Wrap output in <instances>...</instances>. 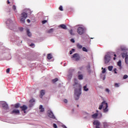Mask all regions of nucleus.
<instances>
[{"mask_svg":"<svg viewBox=\"0 0 128 128\" xmlns=\"http://www.w3.org/2000/svg\"><path fill=\"white\" fill-rule=\"evenodd\" d=\"M95 126H100V122H98V120H96L94 122H93Z\"/></svg>","mask_w":128,"mask_h":128,"instance_id":"obj_13","label":"nucleus"},{"mask_svg":"<svg viewBox=\"0 0 128 128\" xmlns=\"http://www.w3.org/2000/svg\"><path fill=\"white\" fill-rule=\"evenodd\" d=\"M80 70H84V66H82L79 68Z\"/></svg>","mask_w":128,"mask_h":128,"instance_id":"obj_41","label":"nucleus"},{"mask_svg":"<svg viewBox=\"0 0 128 128\" xmlns=\"http://www.w3.org/2000/svg\"><path fill=\"white\" fill-rule=\"evenodd\" d=\"M58 78H56L52 80V82H58Z\"/></svg>","mask_w":128,"mask_h":128,"instance_id":"obj_31","label":"nucleus"},{"mask_svg":"<svg viewBox=\"0 0 128 128\" xmlns=\"http://www.w3.org/2000/svg\"><path fill=\"white\" fill-rule=\"evenodd\" d=\"M26 34L28 36H32V33H30L28 29L26 30Z\"/></svg>","mask_w":128,"mask_h":128,"instance_id":"obj_19","label":"nucleus"},{"mask_svg":"<svg viewBox=\"0 0 128 128\" xmlns=\"http://www.w3.org/2000/svg\"><path fill=\"white\" fill-rule=\"evenodd\" d=\"M40 98H42V96H44V90H41L40 92Z\"/></svg>","mask_w":128,"mask_h":128,"instance_id":"obj_12","label":"nucleus"},{"mask_svg":"<svg viewBox=\"0 0 128 128\" xmlns=\"http://www.w3.org/2000/svg\"><path fill=\"white\" fill-rule=\"evenodd\" d=\"M2 108H3L4 110H8V105L6 102H2Z\"/></svg>","mask_w":128,"mask_h":128,"instance_id":"obj_8","label":"nucleus"},{"mask_svg":"<svg viewBox=\"0 0 128 128\" xmlns=\"http://www.w3.org/2000/svg\"><path fill=\"white\" fill-rule=\"evenodd\" d=\"M64 102L65 104L68 103V100H67L66 99L64 100Z\"/></svg>","mask_w":128,"mask_h":128,"instance_id":"obj_48","label":"nucleus"},{"mask_svg":"<svg viewBox=\"0 0 128 128\" xmlns=\"http://www.w3.org/2000/svg\"><path fill=\"white\" fill-rule=\"evenodd\" d=\"M20 108L24 112V114H26V110L28 109V106L26 105H23L22 106H20Z\"/></svg>","mask_w":128,"mask_h":128,"instance_id":"obj_9","label":"nucleus"},{"mask_svg":"<svg viewBox=\"0 0 128 128\" xmlns=\"http://www.w3.org/2000/svg\"><path fill=\"white\" fill-rule=\"evenodd\" d=\"M59 10H61V12H62V10H64V9H62V6H60L59 7Z\"/></svg>","mask_w":128,"mask_h":128,"instance_id":"obj_36","label":"nucleus"},{"mask_svg":"<svg viewBox=\"0 0 128 128\" xmlns=\"http://www.w3.org/2000/svg\"><path fill=\"white\" fill-rule=\"evenodd\" d=\"M10 114H20V110L14 109L10 112Z\"/></svg>","mask_w":128,"mask_h":128,"instance_id":"obj_10","label":"nucleus"},{"mask_svg":"<svg viewBox=\"0 0 128 128\" xmlns=\"http://www.w3.org/2000/svg\"><path fill=\"white\" fill-rule=\"evenodd\" d=\"M76 46L78 48H80V49L82 48V46L80 45V44H77Z\"/></svg>","mask_w":128,"mask_h":128,"instance_id":"obj_22","label":"nucleus"},{"mask_svg":"<svg viewBox=\"0 0 128 128\" xmlns=\"http://www.w3.org/2000/svg\"><path fill=\"white\" fill-rule=\"evenodd\" d=\"M28 18V14L24 12L21 14L20 22L22 24H24L26 19Z\"/></svg>","mask_w":128,"mask_h":128,"instance_id":"obj_2","label":"nucleus"},{"mask_svg":"<svg viewBox=\"0 0 128 128\" xmlns=\"http://www.w3.org/2000/svg\"><path fill=\"white\" fill-rule=\"evenodd\" d=\"M82 50L83 52H88V49L86 48L85 47L82 48Z\"/></svg>","mask_w":128,"mask_h":128,"instance_id":"obj_30","label":"nucleus"},{"mask_svg":"<svg viewBox=\"0 0 128 128\" xmlns=\"http://www.w3.org/2000/svg\"><path fill=\"white\" fill-rule=\"evenodd\" d=\"M106 80V76H104V78H103V80Z\"/></svg>","mask_w":128,"mask_h":128,"instance_id":"obj_56","label":"nucleus"},{"mask_svg":"<svg viewBox=\"0 0 128 128\" xmlns=\"http://www.w3.org/2000/svg\"><path fill=\"white\" fill-rule=\"evenodd\" d=\"M70 42H74V39H71Z\"/></svg>","mask_w":128,"mask_h":128,"instance_id":"obj_49","label":"nucleus"},{"mask_svg":"<svg viewBox=\"0 0 128 128\" xmlns=\"http://www.w3.org/2000/svg\"><path fill=\"white\" fill-rule=\"evenodd\" d=\"M106 92H108V94H110V90H108V88H106Z\"/></svg>","mask_w":128,"mask_h":128,"instance_id":"obj_44","label":"nucleus"},{"mask_svg":"<svg viewBox=\"0 0 128 128\" xmlns=\"http://www.w3.org/2000/svg\"><path fill=\"white\" fill-rule=\"evenodd\" d=\"M54 32V30L52 28L50 29V30L47 31L48 34H52Z\"/></svg>","mask_w":128,"mask_h":128,"instance_id":"obj_27","label":"nucleus"},{"mask_svg":"<svg viewBox=\"0 0 128 128\" xmlns=\"http://www.w3.org/2000/svg\"><path fill=\"white\" fill-rule=\"evenodd\" d=\"M103 104L105 105V108H104V112H108V104L106 102V101L103 102Z\"/></svg>","mask_w":128,"mask_h":128,"instance_id":"obj_7","label":"nucleus"},{"mask_svg":"<svg viewBox=\"0 0 128 128\" xmlns=\"http://www.w3.org/2000/svg\"><path fill=\"white\" fill-rule=\"evenodd\" d=\"M84 88V92H88V86H86V85L84 86L83 87Z\"/></svg>","mask_w":128,"mask_h":128,"instance_id":"obj_23","label":"nucleus"},{"mask_svg":"<svg viewBox=\"0 0 128 128\" xmlns=\"http://www.w3.org/2000/svg\"><path fill=\"white\" fill-rule=\"evenodd\" d=\"M48 116L49 118H56V116L54 115V113H52V112L50 110H48Z\"/></svg>","mask_w":128,"mask_h":128,"instance_id":"obj_5","label":"nucleus"},{"mask_svg":"<svg viewBox=\"0 0 128 128\" xmlns=\"http://www.w3.org/2000/svg\"><path fill=\"white\" fill-rule=\"evenodd\" d=\"M27 22H28V24H30V19H28Z\"/></svg>","mask_w":128,"mask_h":128,"instance_id":"obj_52","label":"nucleus"},{"mask_svg":"<svg viewBox=\"0 0 128 128\" xmlns=\"http://www.w3.org/2000/svg\"><path fill=\"white\" fill-rule=\"evenodd\" d=\"M106 72V70L105 69H104L102 70V74H105Z\"/></svg>","mask_w":128,"mask_h":128,"instance_id":"obj_46","label":"nucleus"},{"mask_svg":"<svg viewBox=\"0 0 128 128\" xmlns=\"http://www.w3.org/2000/svg\"><path fill=\"white\" fill-rule=\"evenodd\" d=\"M7 2L8 4H10V0H8Z\"/></svg>","mask_w":128,"mask_h":128,"instance_id":"obj_54","label":"nucleus"},{"mask_svg":"<svg viewBox=\"0 0 128 128\" xmlns=\"http://www.w3.org/2000/svg\"><path fill=\"white\" fill-rule=\"evenodd\" d=\"M112 66H108V70L110 72H112Z\"/></svg>","mask_w":128,"mask_h":128,"instance_id":"obj_29","label":"nucleus"},{"mask_svg":"<svg viewBox=\"0 0 128 128\" xmlns=\"http://www.w3.org/2000/svg\"><path fill=\"white\" fill-rule=\"evenodd\" d=\"M118 66L120 68H122V61L119 60L118 62Z\"/></svg>","mask_w":128,"mask_h":128,"instance_id":"obj_26","label":"nucleus"},{"mask_svg":"<svg viewBox=\"0 0 128 128\" xmlns=\"http://www.w3.org/2000/svg\"><path fill=\"white\" fill-rule=\"evenodd\" d=\"M122 58H126V56H128V54L126 53H122Z\"/></svg>","mask_w":128,"mask_h":128,"instance_id":"obj_20","label":"nucleus"},{"mask_svg":"<svg viewBox=\"0 0 128 128\" xmlns=\"http://www.w3.org/2000/svg\"><path fill=\"white\" fill-rule=\"evenodd\" d=\"M20 104L18 103L14 104V108H20Z\"/></svg>","mask_w":128,"mask_h":128,"instance_id":"obj_21","label":"nucleus"},{"mask_svg":"<svg viewBox=\"0 0 128 128\" xmlns=\"http://www.w3.org/2000/svg\"><path fill=\"white\" fill-rule=\"evenodd\" d=\"M103 124L104 128H108V122H103Z\"/></svg>","mask_w":128,"mask_h":128,"instance_id":"obj_24","label":"nucleus"},{"mask_svg":"<svg viewBox=\"0 0 128 128\" xmlns=\"http://www.w3.org/2000/svg\"><path fill=\"white\" fill-rule=\"evenodd\" d=\"M74 86H76V88H75L74 94H75V100H78V98H80V96L82 94V86L80 84L78 83V80L76 79H74Z\"/></svg>","mask_w":128,"mask_h":128,"instance_id":"obj_1","label":"nucleus"},{"mask_svg":"<svg viewBox=\"0 0 128 128\" xmlns=\"http://www.w3.org/2000/svg\"><path fill=\"white\" fill-rule=\"evenodd\" d=\"M77 106L78 108L79 106H78V105H77Z\"/></svg>","mask_w":128,"mask_h":128,"instance_id":"obj_59","label":"nucleus"},{"mask_svg":"<svg viewBox=\"0 0 128 128\" xmlns=\"http://www.w3.org/2000/svg\"><path fill=\"white\" fill-rule=\"evenodd\" d=\"M47 22H48L47 20H44L42 21V24H46Z\"/></svg>","mask_w":128,"mask_h":128,"instance_id":"obj_43","label":"nucleus"},{"mask_svg":"<svg viewBox=\"0 0 128 128\" xmlns=\"http://www.w3.org/2000/svg\"><path fill=\"white\" fill-rule=\"evenodd\" d=\"M72 58H75L76 62H78L80 60V56L78 53L74 54L72 57Z\"/></svg>","mask_w":128,"mask_h":128,"instance_id":"obj_3","label":"nucleus"},{"mask_svg":"<svg viewBox=\"0 0 128 128\" xmlns=\"http://www.w3.org/2000/svg\"><path fill=\"white\" fill-rule=\"evenodd\" d=\"M84 78V76H82V74H79L78 76V80H82V78Z\"/></svg>","mask_w":128,"mask_h":128,"instance_id":"obj_25","label":"nucleus"},{"mask_svg":"<svg viewBox=\"0 0 128 128\" xmlns=\"http://www.w3.org/2000/svg\"><path fill=\"white\" fill-rule=\"evenodd\" d=\"M96 112H98V110H96Z\"/></svg>","mask_w":128,"mask_h":128,"instance_id":"obj_58","label":"nucleus"},{"mask_svg":"<svg viewBox=\"0 0 128 128\" xmlns=\"http://www.w3.org/2000/svg\"><path fill=\"white\" fill-rule=\"evenodd\" d=\"M78 74H82V72H78Z\"/></svg>","mask_w":128,"mask_h":128,"instance_id":"obj_57","label":"nucleus"},{"mask_svg":"<svg viewBox=\"0 0 128 128\" xmlns=\"http://www.w3.org/2000/svg\"><path fill=\"white\" fill-rule=\"evenodd\" d=\"M86 69L88 70V72L89 74H90L91 71H90V64L86 66Z\"/></svg>","mask_w":128,"mask_h":128,"instance_id":"obj_16","label":"nucleus"},{"mask_svg":"<svg viewBox=\"0 0 128 128\" xmlns=\"http://www.w3.org/2000/svg\"><path fill=\"white\" fill-rule=\"evenodd\" d=\"M114 57L113 58V59L114 60H116V54H114Z\"/></svg>","mask_w":128,"mask_h":128,"instance_id":"obj_45","label":"nucleus"},{"mask_svg":"<svg viewBox=\"0 0 128 128\" xmlns=\"http://www.w3.org/2000/svg\"><path fill=\"white\" fill-rule=\"evenodd\" d=\"M128 78V75L125 74V75H124V76H123V79H124V80H126V79Z\"/></svg>","mask_w":128,"mask_h":128,"instance_id":"obj_34","label":"nucleus"},{"mask_svg":"<svg viewBox=\"0 0 128 128\" xmlns=\"http://www.w3.org/2000/svg\"><path fill=\"white\" fill-rule=\"evenodd\" d=\"M60 28H62L63 30H66V26L64 24H62L60 25Z\"/></svg>","mask_w":128,"mask_h":128,"instance_id":"obj_15","label":"nucleus"},{"mask_svg":"<svg viewBox=\"0 0 128 128\" xmlns=\"http://www.w3.org/2000/svg\"><path fill=\"white\" fill-rule=\"evenodd\" d=\"M125 62L126 64H128V56L125 58Z\"/></svg>","mask_w":128,"mask_h":128,"instance_id":"obj_28","label":"nucleus"},{"mask_svg":"<svg viewBox=\"0 0 128 128\" xmlns=\"http://www.w3.org/2000/svg\"><path fill=\"white\" fill-rule=\"evenodd\" d=\"M39 110H40V112H44V108L42 107V105L40 106Z\"/></svg>","mask_w":128,"mask_h":128,"instance_id":"obj_14","label":"nucleus"},{"mask_svg":"<svg viewBox=\"0 0 128 128\" xmlns=\"http://www.w3.org/2000/svg\"><path fill=\"white\" fill-rule=\"evenodd\" d=\"M65 128H66V127H65Z\"/></svg>","mask_w":128,"mask_h":128,"instance_id":"obj_60","label":"nucleus"},{"mask_svg":"<svg viewBox=\"0 0 128 128\" xmlns=\"http://www.w3.org/2000/svg\"><path fill=\"white\" fill-rule=\"evenodd\" d=\"M74 72V69H70V70H68L69 74H70L71 72Z\"/></svg>","mask_w":128,"mask_h":128,"instance_id":"obj_33","label":"nucleus"},{"mask_svg":"<svg viewBox=\"0 0 128 128\" xmlns=\"http://www.w3.org/2000/svg\"><path fill=\"white\" fill-rule=\"evenodd\" d=\"M47 58L48 60H52V54H48Z\"/></svg>","mask_w":128,"mask_h":128,"instance_id":"obj_17","label":"nucleus"},{"mask_svg":"<svg viewBox=\"0 0 128 128\" xmlns=\"http://www.w3.org/2000/svg\"><path fill=\"white\" fill-rule=\"evenodd\" d=\"M74 52V49H72V50L70 52V54H72V52Z\"/></svg>","mask_w":128,"mask_h":128,"instance_id":"obj_38","label":"nucleus"},{"mask_svg":"<svg viewBox=\"0 0 128 128\" xmlns=\"http://www.w3.org/2000/svg\"><path fill=\"white\" fill-rule=\"evenodd\" d=\"M96 128H100V125H96Z\"/></svg>","mask_w":128,"mask_h":128,"instance_id":"obj_51","label":"nucleus"},{"mask_svg":"<svg viewBox=\"0 0 128 128\" xmlns=\"http://www.w3.org/2000/svg\"><path fill=\"white\" fill-rule=\"evenodd\" d=\"M114 74H118V72H116V68H114Z\"/></svg>","mask_w":128,"mask_h":128,"instance_id":"obj_47","label":"nucleus"},{"mask_svg":"<svg viewBox=\"0 0 128 128\" xmlns=\"http://www.w3.org/2000/svg\"><path fill=\"white\" fill-rule=\"evenodd\" d=\"M32 106H34V104H31L29 106H30V108H32Z\"/></svg>","mask_w":128,"mask_h":128,"instance_id":"obj_53","label":"nucleus"},{"mask_svg":"<svg viewBox=\"0 0 128 128\" xmlns=\"http://www.w3.org/2000/svg\"><path fill=\"white\" fill-rule=\"evenodd\" d=\"M35 100L34 99H32L30 100V104H32L33 102H34Z\"/></svg>","mask_w":128,"mask_h":128,"instance_id":"obj_39","label":"nucleus"},{"mask_svg":"<svg viewBox=\"0 0 128 128\" xmlns=\"http://www.w3.org/2000/svg\"><path fill=\"white\" fill-rule=\"evenodd\" d=\"M53 126L54 128H58V126H56V124H53Z\"/></svg>","mask_w":128,"mask_h":128,"instance_id":"obj_42","label":"nucleus"},{"mask_svg":"<svg viewBox=\"0 0 128 128\" xmlns=\"http://www.w3.org/2000/svg\"><path fill=\"white\" fill-rule=\"evenodd\" d=\"M98 113H95L92 116V118H98Z\"/></svg>","mask_w":128,"mask_h":128,"instance_id":"obj_18","label":"nucleus"},{"mask_svg":"<svg viewBox=\"0 0 128 128\" xmlns=\"http://www.w3.org/2000/svg\"><path fill=\"white\" fill-rule=\"evenodd\" d=\"M104 60L105 64H108L110 60V56L109 54L106 55Z\"/></svg>","mask_w":128,"mask_h":128,"instance_id":"obj_6","label":"nucleus"},{"mask_svg":"<svg viewBox=\"0 0 128 128\" xmlns=\"http://www.w3.org/2000/svg\"><path fill=\"white\" fill-rule=\"evenodd\" d=\"M106 108V105L104 104V102L102 103V104L99 106L98 110H102V108Z\"/></svg>","mask_w":128,"mask_h":128,"instance_id":"obj_11","label":"nucleus"},{"mask_svg":"<svg viewBox=\"0 0 128 128\" xmlns=\"http://www.w3.org/2000/svg\"><path fill=\"white\" fill-rule=\"evenodd\" d=\"M24 30V28H20V30L21 31V32H22V30Z\"/></svg>","mask_w":128,"mask_h":128,"instance_id":"obj_55","label":"nucleus"},{"mask_svg":"<svg viewBox=\"0 0 128 128\" xmlns=\"http://www.w3.org/2000/svg\"><path fill=\"white\" fill-rule=\"evenodd\" d=\"M114 86L116 88H118V86H120V84L116 83L115 84H114Z\"/></svg>","mask_w":128,"mask_h":128,"instance_id":"obj_32","label":"nucleus"},{"mask_svg":"<svg viewBox=\"0 0 128 128\" xmlns=\"http://www.w3.org/2000/svg\"><path fill=\"white\" fill-rule=\"evenodd\" d=\"M77 32L78 34H83L84 32V28L79 27L77 30Z\"/></svg>","mask_w":128,"mask_h":128,"instance_id":"obj_4","label":"nucleus"},{"mask_svg":"<svg viewBox=\"0 0 128 128\" xmlns=\"http://www.w3.org/2000/svg\"><path fill=\"white\" fill-rule=\"evenodd\" d=\"M69 32L72 36L74 35V33L72 32V30H70Z\"/></svg>","mask_w":128,"mask_h":128,"instance_id":"obj_37","label":"nucleus"},{"mask_svg":"<svg viewBox=\"0 0 128 128\" xmlns=\"http://www.w3.org/2000/svg\"><path fill=\"white\" fill-rule=\"evenodd\" d=\"M12 9L14 10H16V6L14 5L12 6Z\"/></svg>","mask_w":128,"mask_h":128,"instance_id":"obj_35","label":"nucleus"},{"mask_svg":"<svg viewBox=\"0 0 128 128\" xmlns=\"http://www.w3.org/2000/svg\"><path fill=\"white\" fill-rule=\"evenodd\" d=\"M10 68H8L6 70V72L7 74H10Z\"/></svg>","mask_w":128,"mask_h":128,"instance_id":"obj_40","label":"nucleus"},{"mask_svg":"<svg viewBox=\"0 0 128 128\" xmlns=\"http://www.w3.org/2000/svg\"><path fill=\"white\" fill-rule=\"evenodd\" d=\"M34 46V44H30V46Z\"/></svg>","mask_w":128,"mask_h":128,"instance_id":"obj_50","label":"nucleus"}]
</instances>
